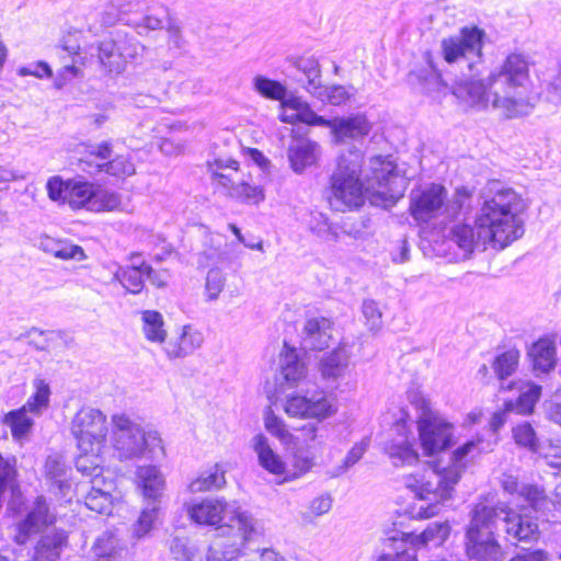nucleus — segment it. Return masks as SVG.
Segmentation results:
<instances>
[{"instance_id":"nucleus-23","label":"nucleus","mask_w":561,"mask_h":561,"mask_svg":"<svg viewBox=\"0 0 561 561\" xmlns=\"http://www.w3.org/2000/svg\"><path fill=\"white\" fill-rule=\"evenodd\" d=\"M528 358L531 369L538 377L542 374H549L557 367V346L549 337H541L528 348Z\"/></svg>"},{"instance_id":"nucleus-13","label":"nucleus","mask_w":561,"mask_h":561,"mask_svg":"<svg viewBox=\"0 0 561 561\" xmlns=\"http://www.w3.org/2000/svg\"><path fill=\"white\" fill-rule=\"evenodd\" d=\"M447 190L442 184L431 183L410 194L409 211L419 224H427L446 213Z\"/></svg>"},{"instance_id":"nucleus-20","label":"nucleus","mask_w":561,"mask_h":561,"mask_svg":"<svg viewBox=\"0 0 561 561\" xmlns=\"http://www.w3.org/2000/svg\"><path fill=\"white\" fill-rule=\"evenodd\" d=\"M327 199L334 211L345 213L351 208V169L347 164H340L333 172Z\"/></svg>"},{"instance_id":"nucleus-16","label":"nucleus","mask_w":561,"mask_h":561,"mask_svg":"<svg viewBox=\"0 0 561 561\" xmlns=\"http://www.w3.org/2000/svg\"><path fill=\"white\" fill-rule=\"evenodd\" d=\"M56 522L57 516L51 512L47 501L43 496H38L24 518L16 524L14 541L18 545H25L33 536L54 526Z\"/></svg>"},{"instance_id":"nucleus-48","label":"nucleus","mask_w":561,"mask_h":561,"mask_svg":"<svg viewBox=\"0 0 561 561\" xmlns=\"http://www.w3.org/2000/svg\"><path fill=\"white\" fill-rule=\"evenodd\" d=\"M83 38V31L75 27L66 30L61 37L59 47L70 58L81 57V41Z\"/></svg>"},{"instance_id":"nucleus-55","label":"nucleus","mask_w":561,"mask_h":561,"mask_svg":"<svg viewBox=\"0 0 561 561\" xmlns=\"http://www.w3.org/2000/svg\"><path fill=\"white\" fill-rule=\"evenodd\" d=\"M323 123H317L316 126H327L331 129L336 139H342L351 133V118L334 117L325 119L322 117Z\"/></svg>"},{"instance_id":"nucleus-63","label":"nucleus","mask_w":561,"mask_h":561,"mask_svg":"<svg viewBox=\"0 0 561 561\" xmlns=\"http://www.w3.org/2000/svg\"><path fill=\"white\" fill-rule=\"evenodd\" d=\"M242 153L250 157L260 168L265 169L268 167V159L257 148L245 147Z\"/></svg>"},{"instance_id":"nucleus-17","label":"nucleus","mask_w":561,"mask_h":561,"mask_svg":"<svg viewBox=\"0 0 561 561\" xmlns=\"http://www.w3.org/2000/svg\"><path fill=\"white\" fill-rule=\"evenodd\" d=\"M284 412L294 419L322 421L332 415L334 409L325 396L307 397L295 393L287 397L284 403Z\"/></svg>"},{"instance_id":"nucleus-27","label":"nucleus","mask_w":561,"mask_h":561,"mask_svg":"<svg viewBox=\"0 0 561 561\" xmlns=\"http://www.w3.org/2000/svg\"><path fill=\"white\" fill-rule=\"evenodd\" d=\"M383 450L394 467L412 466L419 461V454L405 434L387 442Z\"/></svg>"},{"instance_id":"nucleus-42","label":"nucleus","mask_w":561,"mask_h":561,"mask_svg":"<svg viewBox=\"0 0 561 561\" xmlns=\"http://www.w3.org/2000/svg\"><path fill=\"white\" fill-rule=\"evenodd\" d=\"M226 470L221 465L216 463L211 471L204 476H199L192 482L195 491L206 492L213 489H219L226 484Z\"/></svg>"},{"instance_id":"nucleus-54","label":"nucleus","mask_w":561,"mask_h":561,"mask_svg":"<svg viewBox=\"0 0 561 561\" xmlns=\"http://www.w3.org/2000/svg\"><path fill=\"white\" fill-rule=\"evenodd\" d=\"M392 540L397 552L394 554H383L378 561H417L415 550L407 548L405 539L397 540L392 538Z\"/></svg>"},{"instance_id":"nucleus-57","label":"nucleus","mask_w":561,"mask_h":561,"mask_svg":"<svg viewBox=\"0 0 561 561\" xmlns=\"http://www.w3.org/2000/svg\"><path fill=\"white\" fill-rule=\"evenodd\" d=\"M302 62H304L302 59L298 60V67L302 71L306 72L307 78H308V84L313 89V91H311V92L317 93L318 89H322V85L320 83V78H321L320 67H319L318 62L310 60L309 67L307 70L306 67L302 65Z\"/></svg>"},{"instance_id":"nucleus-24","label":"nucleus","mask_w":561,"mask_h":561,"mask_svg":"<svg viewBox=\"0 0 561 561\" xmlns=\"http://www.w3.org/2000/svg\"><path fill=\"white\" fill-rule=\"evenodd\" d=\"M280 121L288 124L302 123L308 126H316L323 123L322 116L316 114L310 105L298 96L286 98L280 104Z\"/></svg>"},{"instance_id":"nucleus-3","label":"nucleus","mask_w":561,"mask_h":561,"mask_svg":"<svg viewBox=\"0 0 561 561\" xmlns=\"http://www.w3.org/2000/svg\"><path fill=\"white\" fill-rule=\"evenodd\" d=\"M186 513L194 524L219 529L209 545L207 561L236 560L260 535L253 518L222 497L193 502L187 505Z\"/></svg>"},{"instance_id":"nucleus-51","label":"nucleus","mask_w":561,"mask_h":561,"mask_svg":"<svg viewBox=\"0 0 561 561\" xmlns=\"http://www.w3.org/2000/svg\"><path fill=\"white\" fill-rule=\"evenodd\" d=\"M362 314L365 320V325L369 331H377L382 325V313L375 300H364L362 306Z\"/></svg>"},{"instance_id":"nucleus-28","label":"nucleus","mask_w":561,"mask_h":561,"mask_svg":"<svg viewBox=\"0 0 561 561\" xmlns=\"http://www.w3.org/2000/svg\"><path fill=\"white\" fill-rule=\"evenodd\" d=\"M318 145L309 139L299 138L288 148V159L295 172H301L306 168L317 163Z\"/></svg>"},{"instance_id":"nucleus-41","label":"nucleus","mask_w":561,"mask_h":561,"mask_svg":"<svg viewBox=\"0 0 561 561\" xmlns=\"http://www.w3.org/2000/svg\"><path fill=\"white\" fill-rule=\"evenodd\" d=\"M71 59V65H66L58 70L54 81V85L56 89H62L68 84L72 83L75 79L83 76V69L88 64V58L75 57Z\"/></svg>"},{"instance_id":"nucleus-4","label":"nucleus","mask_w":561,"mask_h":561,"mask_svg":"<svg viewBox=\"0 0 561 561\" xmlns=\"http://www.w3.org/2000/svg\"><path fill=\"white\" fill-rule=\"evenodd\" d=\"M481 440H469L451 455V465L442 469H424L402 477L405 489L427 505H421L414 513L419 519H427L439 514L442 507L453 499L455 486L466 469L467 458L482 453Z\"/></svg>"},{"instance_id":"nucleus-45","label":"nucleus","mask_w":561,"mask_h":561,"mask_svg":"<svg viewBox=\"0 0 561 561\" xmlns=\"http://www.w3.org/2000/svg\"><path fill=\"white\" fill-rule=\"evenodd\" d=\"M318 428L314 424L306 423L290 431V438L286 446H293L297 449H306L317 438Z\"/></svg>"},{"instance_id":"nucleus-31","label":"nucleus","mask_w":561,"mask_h":561,"mask_svg":"<svg viewBox=\"0 0 561 561\" xmlns=\"http://www.w3.org/2000/svg\"><path fill=\"white\" fill-rule=\"evenodd\" d=\"M139 488L146 499L157 501L164 489V479L154 466H142L137 470Z\"/></svg>"},{"instance_id":"nucleus-34","label":"nucleus","mask_w":561,"mask_h":561,"mask_svg":"<svg viewBox=\"0 0 561 561\" xmlns=\"http://www.w3.org/2000/svg\"><path fill=\"white\" fill-rule=\"evenodd\" d=\"M331 323L324 318H312L307 320L304 332L310 341V347L316 351L324 350L329 346Z\"/></svg>"},{"instance_id":"nucleus-18","label":"nucleus","mask_w":561,"mask_h":561,"mask_svg":"<svg viewBox=\"0 0 561 561\" xmlns=\"http://www.w3.org/2000/svg\"><path fill=\"white\" fill-rule=\"evenodd\" d=\"M205 167L213 186L222 192L226 196L234 188L238 179L247 173L241 162L231 157H216L208 160Z\"/></svg>"},{"instance_id":"nucleus-53","label":"nucleus","mask_w":561,"mask_h":561,"mask_svg":"<svg viewBox=\"0 0 561 561\" xmlns=\"http://www.w3.org/2000/svg\"><path fill=\"white\" fill-rule=\"evenodd\" d=\"M313 461L310 457L295 454L290 467H286L285 481H293L311 470Z\"/></svg>"},{"instance_id":"nucleus-37","label":"nucleus","mask_w":561,"mask_h":561,"mask_svg":"<svg viewBox=\"0 0 561 561\" xmlns=\"http://www.w3.org/2000/svg\"><path fill=\"white\" fill-rule=\"evenodd\" d=\"M519 358L520 352L515 347L502 352L494 358L492 368L501 383H505L504 380L515 374L519 365Z\"/></svg>"},{"instance_id":"nucleus-25","label":"nucleus","mask_w":561,"mask_h":561,"mask_svg":"<svg viewBox=\"0 0 561 561\" xmlns=\"http://www.w3.org/2000/svg\"><path fill=\"white\" fill-rule=\"evenodd\" d=\"M232 201L248 205L257 206L265 201V188L257 183L250 172H247L227 195Z\"/></svg>"},{"instance_id":"nucleus-7","label":"nucleus","mask_w":561,"mask_h":561,"mask_svg":"<svg viewBox=\"0 0 561 561\" xmlns=\"http://www.w3.org/2000/svg\"><path fill=\"white\" fill-rule=\"evenodd\" d=\"M495 525V508L483 501L472 506L465 534V549L471 560L501 561L502 549L494 536Z\"/></svg>"},{"instance_id":"nucleus-12","label":"nucleus","mask_w":561,"mask_h":561,"mask_svg":"<svg viewBox=\"0 0 561 561\" xmlns=\"http://www.w3.org/2000/svg\"><path fill=\"white\" fill-rule=\"evenodd\" d=\"M96 51L99 65L105 73H119L125 69L128 60L138 55L134 38L121 33L100 41Z\"/></svg>"},{"instance_id":"nucleus-46","label":"nucleus","mask_w":561,"mask_h":561,"mask_svg":"<svg viewBox=\"0 0 561 561\" xmlns=\"http://www.w3.org/2000/svg\"><path fill=\"white\" fill-rule=\"evenodd\" d=\"M256 91L266 99L279 101L280 104L286 99V88L280 82L265 78L257 77L254 81Z\"/></svg>"},{"instance_id":"nucleus-8","label":"nucleus","mask_w":561,"mask_h":561,"mask_svg":"<svg viewBox=\"0 0 561 561\" xmlns=\"http://www.w3.org/2000/svg\"><path fill=\"white\" fill-rule=\"evenodd\" d=\"M107 430L106 417L101 412H81L75 416L71 431L80 450L76 462L78 470L84 472L90 467L100 468L99 459L106 445Z\"/></svg>"},{"instance_id":"nucleus-49","label":"nucleus","mask_w":561,"mask_h":561,"mask_svg":"<svg viewBox=\"0 0 561 561\" xmlns=\"http://www.w3.org/2000/svg\"><path fill=\"white\" fill-rule=\"evenodd\" d=\"M473 191L468 187H457L450 201H446V213L450 217L457 216L463 209L471 207Z\"/></svg>"},{"instance_id":"nucleus-33","label":"nucleus","mask_w":561,"mask_h":561,"mask_svg":"<svg viewBox=\"0 0 561 561\" xmlns=\"http://www.w3.org/2000/svg\"><path fill=\"white\" fill-rule=\"evenodd\" d=\"M28 409L22 405L19 409L9 411L3 416V423L9 426L13 439L22 440L31 433L34 422L28 416Z\"/></svg>"},{"instance_id":"nucleus-9","label":"nucleus","mask_w":561,"mask_h":561,"mask_svg":"<svg viewBox=\"0 0 561 561\" xmlns=\"http://www.w3.org/2000/svg\"><path fill=\"white\" fill-rule=\"evenodd\" d=\"M408 398L419 412L417 431L424 454L433 456L448 448L453 442V424L432 409L430 399L422 392L410 391Z\"/></svg>"},{"instance_id":"nucleus-61","label":"nucleus","mask_w":561,"mask_h":561,"mask_svg":"<svg viewBox=\"0 0 561 561\" xmlns=\"http://www.w3.org/2000/svg\"><path fill=\"white\" fill-rule=\"evenodd\" d=\"M318 94L323 95L329 103L335 105L346 99L344 89L340 87H323V90L319 91Z\"/></svg>"},{"instance_id":"nucleus-32","label":"nucleus","mask_w":561,"mask_h":561,"mask_svg":"<svg viewBox=\"0 0 561 561\" xmlns=\"http://www.w3.org/2000/svg\"><path fill=\"white\" fill-rule=\"evenodd\" d=\"M43 248L46 253L62 261H82L87 257L82 247L68 240L47 238L43 243Z\"/></svg>"},{"instance_id":"nucleus-1","label":"nucleus","mask_w":561,"mask_h":561,"mask_svg":"<svg viewBox=\"0 0 561 561\" xmlns=\"http://www.w3.org/2000/svg\"><path fill=\"white\" fill-rule=\"evenodd\" d=\"M481 198L474 225L457 224L450 230V240L465 254L485 250L488 245L503 250L525 233L523 214L528 206L522 195L492 180L483 187Z\"/></svg>"},{"instance_id":"nucleus-10","label":"nucleus","mask_w":561,"mask_h":561,"mask_svg":"<svg viewBox=\"0 0 561 561\" xmlns=\"http://www.w3.org/2000/svg\"><path fill=\"white\" fill-rule=\"evenodd\" d=\"M484 31L477 27H462L457 35L443 38L440 53L448 64L465 62L472 70L474 64L481 62Z\"/></svg>"},{"instance_id":"nucleus-5","label":"nucleus","mask_w":561,"mask_h":561,"mask_svg":"<svg viewBox=\"0 0 561 561\" xmlns=\"http://www.w3.org/2000/svg\"><path fill=\"white\" fill-rule=\"evenodd\" d=\"M408 184L390 156L373 157L360 176L353 179V208L364 205L366 199L373 206L392 207L404 195Z\"/></svg>"},{"instance_id":"nucleus-58","label":"nucleus","mask_w":561,"mask_h":561,"mask_svg":"<svg viewBox=\"0 0 561 561\" xmlns=\"http://www.w3.org/2000/svg\"><path fill=\"white\" fill-rule=\"evenodd\" d=\"M546 98L547 101L554 105L561 103V65L559 66L557 73L548 83Z\"/></svg>"},{"instance_id":"nucleus-15","label":"nucleus","mask_w":561,"mask_h":561,"mask_svg":"<svg viewBox=\"0 0 561 561\" xmlns=\"http://www.w3.org/2000/svg\"><path fill=\"white\" fill-rule=\"evenodd\" d=\"M496 510V522H503V530L510 540L516 542H531L539 537L537 519L530 515L522 514L504 503L491 505Z\"/></svg>"},{"instance_id":"nucleus-60","label":"nucleus","mask_w":561,"mask_h":561,"mask_svg":"<svg viewBox=\"0 0 561 561\" xmlns=\"http://www.w3.org/2000/svg\"><path fill=\"white\" fill-rule=\"evenodd\" d=\"M371 129V123L363 114L353 115V139L367 136Z\"/></svg>"},{"instance_id":"nucleus-39","label":"nucleus","mask_w":561,"mask_h":561,"mask_svg":"<svg viewBox=\"0 0 561 561\" xmlns=\"http://www.w3.org/2000/svg\"><path fill=\"white\" fill-rule=\"evenodd\" d=\"M33 387L34 392L27 399L24 407L28 409L30 413L38 415L49 407L51 390L49 383L39 377L34 379Z\"/></svg>"},{"instance_id":"nucleus-22","label":"nucleus","mask_w":561,"mask_h":561,"mask_svg":"<svg viewBox=\"0 0 561 561\" xmlns=\"http://www.w3.org/2000/svg\"><path fill=\"white\" fill-rule=\"evenodd\" d=\"M112 481H106L104 477L96 473L92 479V486L84 496L85 507L102 516H110L115 506V500L111 494L108 485Z\"/></svg>"},{"instance_id":"nucleus-50","label":"nucleus","mask_w":561,"mask_h":561,"mask_svg":"<svg viewBox=\"0 0 561 561\" xmlns=\"http://www.w3.org/2000/svg\"><path fill=\"white\" fill-rule=\"evenodd\" d=\"M513 437L515 443L519 446L526 447L533 451L539 450L536 433L529 423L525 422L516 425L513 428Z\"/></svg>"},{"instance_id":"nucleus-11","label":"nucleus","mask_w":561,"mask_h":561,"mask_svg":"<svg viewBox=\"0 0 561 561\" xmlns=\"http://www.w3.org/2000/svg\"><path fill=\"white\" fill-rule=\"evenodd\" d=\"M171 279L169 268L162 266H153L147 261L138 264H128L119 266L113 276V280L117 283L127 294L139 295L145 289L146 280H149L157 288H164Z\"/></svg>"},{"instance_id":"nucleus-2","label":"nucleus","mask_w":561,"mask_h":561,"mask_svg":"<svg viewBox=\"0 0 561 561\" xmlns=\"http://www.w3.org/2000/svg\"><path fill=\"white\" fill-rule=\"evenodd\" d=\"M453 94L469 106L492 108L508 119L528 116L540 99L530 77L528 59L517 53L510 54L484 79L457 82Z\"/></svg>"},{"instance_id":"nucleus-21","label":"nucleus","mask_w":561,"mask_h":561,"mask_svg":"<svg viewBox=\"0 0 561 561\" xmlns=\"http://www.w3.org/2000/svg\"><path fill=\"white\" fill-rule=\"evenodd\" d=\"M501 390L511 391L513 389L519 390L518 399L506 402L507 411H515L518 414H530L533 413L536 403L541 397L542 388L531 381L514 380L507 383H501Z\"/></svg>"},{"instance_id":"nucleus-26","label":"nucleus","mask_w":561,"mask_h":561,"mask_svg":"<svg viewBox=\"0 0 561 561\" xmlns=\"http://www.w3.org/2000/svg\"><path fill=\"white\" fill-rule=\"evenodd\" d=\"M203 344V335L192 325H184L181 334L168 342L164 352L170 359L193 354Z\"/></svg>"},{"instance_id":"nucleus-19","label":"nucleus","mask_w":561,"mask_h":561,"mask_svg":"<svg viewBox=\"0 0 561 561\" xmlns=\"http://www.w3.org/2000/svg\"><path fill=\"white\" fill-rule=\"evenodd\" d=\"M114 423L123 431L116 439V448L124 458H138L148 449L146 433L137 426H130V422L124 416H114Z\"/></svg>"},{"instance_id":"nucleus-43","label":"nucleus","mask_w":561,"mask_h":561,"mask_svg":"<svg viewBox=\"0 0 561 561\" xmlns=\"http://www.w3.org/2000/svg\"><path fill=\"white\" fill-rule=\"evenodd\" d=\"M16 477L15 457L5 458L0 454V510L5 491L16 485Z\"/></svg>"},{"instance_id":"nucleus-56","label":"nucleus","mask_w":561,"mask_h":561,"mask_svg":"<svg viewBox=\"0 0 561 561\" xmlns=\"http://www.w3.org/2000/svg\"><path fill=\"white\" fill-rule=\"evenodd\" d=\"M224 276L218 270H210L206 277V295L207 298L216 299L224 288Z\"/></svg>"},{"instance_id":"nucleus-62","label":"nucleus","mask_w":561,"mask_h":561,"mask_svg":"<svg viewBox=\"0 0 561 561\" xmlns=\"http://www.w3.org/2000/svg\"><path fill=\"white\" fill-rule=\"evenodd\" d=\"M501 485L506 493L519 496L522 486L519 485L516 477L512 474H503L501 478Z\"/></svg>"},{"instance_id":"nucleus-14","label":"nucleus","mask_w":561,"mask_h":561,"mask_svg":"<svg viewBox=\"0 0 561 561\" xmlns=\"http://www.w3.org/2000/svg\"><path fill=\"white\" fill-rule=\"evenodd\" d=\"M46 190L51 201L67 204L75 210L82 209L96 196L93 183L75 179L62 180L60 176L48 179Z\"/></svg>"},{"instance_id":"nucleus-36","label":"nucleus","mask_w":561,"mask_h":561,"mask_svg":"<svg viewBox=\"0 0 561 561\" xmlns=\"http://www.w3.org/2000/svg\"><path fill=\"white\" fill-rule=\"evenodd\" d=\"M282 356L286 360L282 367L283 377L287 382L296 385L306 375L305 364L299 359L296 348L289 346L286 342L283 346Z\"/></svg>"},{"instance_id":"nucleus-64","label":"nucleus","mask_w":561,"mask_h":561,"mask_svg":"<svg viewBox=\"0 0 561 561\" xmlns=\"http://www.w3.org/2000/svg\"><path fill=\"white\" fill-rule=\"evenodd\" d=\"M545 457L551 467H561V448L557 450L556 447L550 446L548 451H546Z\"/></svg>"},{"instance_id":"nucleus-52","label":"nucleus","mask_w":561,"mask_h":561,"mask_svg":"<svg viewBox=\"0 0 561 561\" xmlns=\"http://www.w3.org/2000/svg\"><path fill=\"white\" fill-rule=\"evenodd\" d=\"M159 508L142 510L134 524V534L137 538L148 535L153 528V524L158 517Z\"/></svg>"},{"instance_id":"nucleus-30","label":"nucleus","mask_w":561,"mask_h":561,"mask_svg":"<svg viewBox=\"0 0 561 561\" xmlns=\"http://www.w3.org/2000/svg\"><path fill=\"white\" fill-rule=\"evenodd\" d=\"M254 449L259 456L261 466L272 474L280 476L285 481L286 463L282 457L276 454L262 434L255 437Z\"/></svg>"},{"instance_id":"nucleus-35","label":"nucleus","mask_w":561,"mask_h":561,"mask_svg":"<svg viewBox=\"0 0 561 561\" xmlns=\"http://www.w3.org/2000/svg\"><path fill=\"white\" fill-rule=\"evenodd\" d=\"M142 332L145 337L152 343H163L167 339L164 320L157 310H145L141 312Z\"/></svg>"},{"instance_id":"nucleus-59","label":"nucleus","mask_w":561,"mask_h":561,"mask_svg":"<svg viewBox=\"0 0 561 561\" xmlns=\"http://www.w3.org/2000/svg\"><path fill=\"white\" fill-rule=\"evenodd\" d=\"M94 204H99L96 206L98 210H113L119 205V197L115 193L104 192L101 194L96 193V196L92 201Z\"/></svg>"},{"instance_id":"nucleus-47","label":"nucleus","mask_w":561,"mask_h":561,"mask_svg":"<svg viewBox=\"0 0 561 561\" xmlns=\"http://www.w3.org/2000/svg\"><path fill=\"white\" fill-rule=\"evenodd\" d=\"M519 497L528 502L537 512H543L550 508L551 499L549 500L545 491L536 485H522Z\"/></svg>"},{"instance_id":"nucleus-38","label":"nucleus","mask_w":561,"mask_h":561,"mask_svg":"<svg viewBox=\"0 0 561 561\" xmlns=\"http://www.w3.org/2000/svg\"><path fill=\"white\" fill-rule=\"evenodd\" d=\"M93 561H121L118 540L111 534L100 536L92 547Z\"/></svg>"},{"instance_id":"nucleus-6","label":"nucleus","mask_w":561,"mask_h":561,"mask_svg":"<svg viewBox=\"0 0 561 561\" xmlns=\"http://www.w3.org/2000/svg\"><path fill=\"white\" fill-rule=\"evenodd\" d=\"M78 164L91 175H101L115 182L136 173V164L128 152H116L112 140L82 142L78 147Z\"/></svg>"},{"instance_id":"nucleus-29","label":"nucleus","mask_w":561,"mask_h":561,"mask_svg":"<svg viewBox=\"0 0 561 561\" xmlns=\"http://www.w3.org/2000/svg\"><path fill=\"white\" fill-rule=\"evenodd\" d=\"M450 529L451 527L448 522H434L430 524L420 535L403 534L402 538L413 546H425L431 543L435 547H438L443 545L449 537Z\"/></svg>"},{"instance_id":"nucleus-40","label":"nucleus","mask_w":561,"mask_h":561,"mask_svg":"<svg viewBox=\"0 0 561 561\" xmlns=\"http://www.w3.org/2000/svg\"><path fill=\"white\" fill-rule=\"evenodd\" d=\"M68 545V533L62 528H55L53 531L42 535L35 548L46 553L60 557V552Z\"/></svg>"},{"instance_id":"nucleus-44","label":"nucleus","mask_w":561,"mask_h":561,"mask_svg":"<svg viewBox=\"0 0 561 561\" xmlns=\"http://www.w3.org/2000/svg\"><path fill=\"white\" fill-rule=\"evenodd\" d=\"M264 426L266 431L276 437L283 445H286L290 438V430L285 421L276 415L271 408L264 412Z\"/></svg>"}]
</instances>
